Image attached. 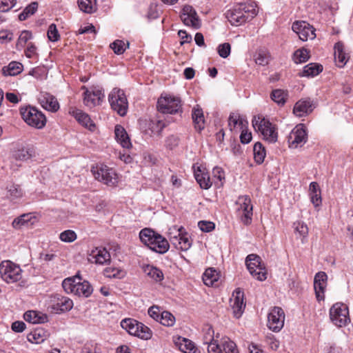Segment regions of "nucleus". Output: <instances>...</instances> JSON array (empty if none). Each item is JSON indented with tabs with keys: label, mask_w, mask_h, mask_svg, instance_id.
Returning a JSON list of instances; mask_svg holds the SVG:
<instances>
[{
	"label": "nucleus",
	"mask_w": 353,
	"mask_h": 353,
	"mask_svg": "<svg viewBox=\"0 0 353 353\" xmlns=\"http://www.w3.org/2000/svg\"><path fill=\"white\" fill-rule=\"evenodd\" d=\"M139 238L142 243L157 253L164 254L169 250L168 240L150 228L141 230Z\"/></svg>",
	"instance_id": "obj_1"
},
{
	"label": "nucleus",
	"mask_w": 353,
	"mask_h": 353,
	"mask_svg": "<svg viewBox=\"0 0 353 353\" xmlns=\"http://www.w3.org/2000/svg\"><path fill=\"white\" fill-rule=\"evenodd\" d=\"M256 15V11L252 6L239 3L225 12V17L232 26H239Z\"/></svg>",
	"instance_id": "obj_2"
},
{
	"label": "nucleus",
	"mask_w": 353,
	"mask_h": 353,
	"mask_svg": "<svg viewBox=\"0 0 353 353\" xmlns=\"http://www.w3.org/2000/svg\"><path fill=\"white\" fill-rule=\"evenodd\" d=\"M252 125L255 130L261 133L265 141L271 143L277 141L278 134L275 126L269 120L261 116H254Z\"/></svg>",
	"instance_id": "obj_3"
},
{
	"label": "nucleus",
	"mask_w": 353,
	"mask_h": 353,
	"mask_svg": "<svg viewBox=\"0 0 353 353\" xmlns=\"http://www.w3.org/2000/svg\"><path fill=\"white\" fill-rule=\"evenodd\" d=\"M20 114L24 121L30 126L42 129L46 124V116L34 107L21 108Z\"/></svg>",
	"instance_id": "obj_4"
},
{
	"label": "nucleus",
	"mask_w": 353,
	"mask_h": 353,
	"mask_svg": "<svg viewBox=\"0 0 353 353\" xmlns=\"http://www.w3.org/2000/svg\"><path fill=\"white\" fill-rule=\"evenodd\" d=\"M121 326L130 334L140 339L148 340L152 337V331L150 329L135 319H125L121 321Z\"/></svg>",
	"instance_id": "obj_5"
},
{
	"label": "nucleus",
	"mask_w": 353,
	"mask_h": 353,
	"mask_svg": "<svg viewBox=\"0 0 353 353\" xmlns=\"http://www.w3.org/2000/svg\"><path fill=\"white\" fill-rule=\"evenodd\" d=\"M108 101L112 109L120 116L123 117L127 114L128 102L123 90L113 88L108 95Z\"/></svg>",
	"instance_id": "obj_6"
},
{
	"label": "nucleus",
	"mask_w": 353,
	"mask_h": 353,
	"mask_svg": "<svg viewBox=\"0 0 353 353\" xmlns=\"http://www.w3.org/2000/svg\"><path fill=\"white\" fill-rule=\"evenodd\" d=\"M91 171L97 180L108 186H115L118 183L116 172L105 165H97L92 167Z\"/></svg>",
	"instance_id": "obj_7"
},
{
	"label": "nucleus",
	"mask_w": 353,
	"mask_h": 353,
	"mask_svg": "<svg viewBox=\"0 0 353 353\" xmlns=\"http://www.w3.org/2000/svg\"><path fill=\"white\" fill-rule=\"evenodd\" d=\"M330 318L337 327L345 326L350 321L347 306L341 303L334 304L330 310Z\"/></svg>",
	"instance_id": "obj_8"
},
{
	"label": "nucleus",
	"mask_w": 353,
	"mask_h": 353,
	"mask_svg": "<svg viewBox=\"0 0 353 353\" xmlns=\"http://www.w3.org/2000/svg\"><path fill=\"white\" fill-rule=\"evenodd\" d=\"M246 265L250 273L259 281L266 279V270L263 263L259 256L254 254L246 257Z\"/></svg>",
	"instance_id": "obj_9"
},
{
	"label": "nucleus",
	"mask_w": 353,
	"mask_h": 353,
	"mask_svg": "<svg viewBox=\"0 0 353 353\" xmlns=\"http://www.w3.org/2000/svg\"><path fill=\"white\" fill-rule=\"evenodd\" d=\"M0 274L3 280L7 283H14L21 279V269L10 261L0 263Z\"/></svg>",
	"instance_id": "obj_10"
},
{
	"label": "nucleus",
	"mask_w": 353,
	"mask_h": 353,
	"mask_svg": "<svg viewBox=\"0 0 353 353\" xmlns=\"http://www.w3.org/2000/svg\"><path fill=\"white\" fill-rule=\"evenodd\" d=\"M181 107V99L171 95L161 96L157 101V109L163 114H175Z\"/></svg>",
	"instance_id": "obj_11"
},
{
	"label": "nucleus",
	"mask_w": 353,
	"mask_h": 353,
	"mask_svg": "<svg viewBox=\"0 0 353 353\" xmlns=\"http://www.w3.org/2000/svg\"><path fill=\"white\" fill-rule=\"evenodd\" d=\"M208 353H239L236 344L228 337H223L219 343H212L208 346Z\"/></svg>",
	"instance_id": "obj_12"
},
{
	"label": "nucleus",
	"mask_w": 353,
	"mask_h": 353,
	"mask_svg": "<svg viewBox=\"0 0 353 353\" xmlns=\"http://www.w3.org/2000/svg\"><path fill=\"white\" fill-rule=\"evenodd\" d=\"M285 314L282 308L273 307L268 316V327L273 332L280 331L284 325Z\"/></svg>",
	"instance_id": "obj_13"
},
{
	"label": "nucleus",
	"mask_w": 353,
	"mask_h": 353,
	"mask_svg": "<svg viewBox=\"0 0 353 353\" xmlns=\"http://www.w3.org/2000/svg\"><path fill=\"white\" fill-rule=\"evenodd\" d=\"M292 29L303 41L308 39L312 40L316 37L315 29L306 21H294L292 23Z\"/></svg>",
	"instance_id": "obj_14"
},
{
	"label": "nucleus",
	"mask_w": 353,
	"mask_h": 353,
	"mask_svg": "<svg viewBox=\"0 0 353 353\" xmlns=\"http://www.w3.org/2000/svg\"><path fill=\"white\" fill-rule=\"evenodd\" d=\"M181 19L185 26H190L194 29H199L201 27V21L196 12L189 5L183 6Z\"/></svg>",
	"instance_id": "obj_15"
},
{
	"label": "nucleus",
	"mask_w": 353,
	"mask_h": 353,
	"mask_svg": "<svg viewBox=\"0 0 353 353\" xmlns=\"http://www.w3.org/2000/svg\"><path fill=\"white\" fill-rule=\"evenodd\" d=\"M307 141V134L303 124L297 125L290 132L288 142L291 147L294 148L301 146Z\"/></svg>",
	"instance_id": "obj_16"
},
{
	"label": "nucleus",
	"mask_w": 353,
	"mask_h": 353,
	"mask_svg": "<svg viewBox=\"0 0 353 353\" xmlns=\"http://www.w3.org/2000/svg\"><path fill=\"white\" fill-rule=\"evenodd\" d=\"M230 305L233 310L234 316L239 319L241 316L245 303H244V293L239 288L235 290L230 299Z\"/></svg>",
	"instance_id": "obj_17"
},
{
	"label": "nucleus",
	"mask_w": 353,
	"mask_h": 353,
	"mask_svg": "<svg viewBox=\"0 0 353 353\" xmlns=\"http://www.w3.org/2000/svg\"><path fill=\"white\" fill-rule=\"evenodd\" d=\"M236 203L240 205L239 210L243 211L242 222L245 225L250 224L252 216V205L251 204L250 198L247 195L241 196L239 197Z\"/></svg>",
	"instance_id": "obj_18"
},
{
	"label": "nucleus",
	"mask_w": 353,
	"mask_h": 353,
	"mask_svg": "<svg viewBox=\"0 0 353 353\" xmlns=\"http://www.w3.org/2000/svg\"><path fill=\"white\" fill-rule=\"evenodd\" d=\"M51 310L54 313H61L70 310L73 307V302L68 297L57 294L52 300Z\"/></svg>",
	"instance_id": "obj_19"
},
{
	"label": "nucleus",
	"mask_w": 353,
	"mask_h": 353,
	"mask_svg": "<svg viewBox=\"0 0 353 353\" xmlns=\"http://www.w3.org/2000/svg\"><path fill=\"white\" fill-rule=\"evenodd\" d=\"M174 229L176 230V232L178 233V235L172 236V232H170V241L171 243L178 250L183 251L188 250L191 246V243L187 236L183 235L182 230L183 228H174Z\"/></svg>",
	"instance_id": "obj_20"
},
{
	"label": "nucleus",
	"mask_w": 353,
	"mask_h": 353,
	"mask_svg": "<svg viewBox=\"0 0 353 353\" xmlns=\"http://www.w3.org/2000/svg\"><path fill=\"white\" fill-rule=\"evenodd\" d=\"M83 94V103L85 105L90 108L99 105L104 97V93L99 89H95L92 91L85 89Z\"/></svg>",
	"instance_id": "obj_21"
},
{
	"label": "nucleus",
	"mask_w": 353,
	"mask_h": 353,
	"mask_svg": "<svg viewBox=\"0 0 353 353\" xmlns=\"http://www.w3.org/2000/svg\"><path fill=\"white\" fill-rule=\"evenodd\" d=\"M39 100L41 106L48 111L55 112L59 109L57 98L48 92H41Z\"/></svg>",
	"instance_id": "obj_22"
},
{
	"label": "nucleus",
	"mask_w": 353,
	"mask_h": 353,
	"mask_svg": "<svg viewBox=\"0 0 353 353\" xmlns=\"http://www.w3.org/2000/svg\"><path fill=\"white\" fill-rule=\"evenodd\" d=\"M327 275L323 272L316 274L314 279V288L318 301L324 299V290L326 286Z\"/></svg>",
	"instance_id": "obj_23"
},
{
	"label": "nucleus",
	"mask_w": 353,
	"mask_h": 353,
	"mask_svg": "<svg viewBox=\"0 0 353 353\" xmlns=\"http://www.w3.org/2000/svg\"><path fill=\"white\" fill-rule=\"evenodd\" d=\"M88 261L103 265L110 261V254L105 248H95L89 254Z\"/></svg>",
	"instance_id": "obj_24"
},
{
	"label": "nucleus",
	"mask_w": 353,
	"mask_h": 353,
	"mask_svg": "<svg viewBox=\"0 0 353 353\" xmlns=\"http://www.w3.org/2000/svg\"><path fill=\"white\" fill-rule=\"evenodd\" d=\"M313 108L312 101L310 99H301L295 103L293 112L296 116L301 117L312 112Z\"/></svg>",
	"instance_id": "obj_25"
},
{
	"label": "nucleus",
	"mask_w": 353,
	"mask_h": 353,
	"mask_svg": "<svg viewBox=\"0 0 353 353\" xmlns=\"http://www.w3.org/2000/svg\"><path fill=\"white\" fill-rule=\"evenodd\" d=\"M70 114H71L79 123H81L83 126L88 128L90 130H93L95 128V125L91 120L90 116L81 110H70Z\"/></svg>",
	"instance_id": "obj_26"
},
{
	"label": "nucleus",
	"mask_w": 353,
	"mask_h": 353,
	"mask_svg": "<svg viewBox=\"0 0 353 353\" xmlns=\"http://www.w3.org/2000/svg\"><path fill=\"white\" fill-rule=\"evenodd\" d=\"M349 59V56L344 51V46L341 42L334 45V60L339 68H343Z\"/></svg>",
	"instance_id": "obj_27"
},
{
	"label": "nucleus",
	"mask_w": 353,
	"mask_h": 353,
	"mask_svg": "<svg viewBox=\"0 0 353 353\" xmlns=\"http://www.w3.org/2000/svg\"><path fill=\"white\" fill-rule=\"evenodd\" d=\"M192 118L194 123L195 129L199 132L203 130L205 128V119L203 110L199 105L193 108Z\"/></svg>",
	"instance_id": "obj_28"
},
{
	"label": "nucleus",
	"mask_w": 353,
	"mask_h": 353,
	"mask_svg": "<svg viewBox=\"0 0 353 353\" xmlns=\"http://www.w3.org/2000/svg\"><path fill=\"white\" fill-rule=\"evenodd\" d=\"M115 138L121 145L124 148H130L132 146L128 134L124 128L120 125H117L114 128Z\"/></svg>",
	"instance_id": "obj_29"
},
{
	"label": "nucleus",
	"mask_w": 353,
	"mask_h": 353,
	"mask_svg": "<svg viewBox=\"0 0 353 353\" xmlns=\"http://www.w3.org/2000/svg\"><path fill=\"white\" fill-rule=\"evenodd\" d=\"M194 176L201 188L208 190L212 186V182L208 173L202 171L199 167L196 170H194Z\"/></svg>",
	"instance_id": "obj_30"
},
{
	"label": "nucleus",
	"mask_w": 353,
	"mask_h": 353,
	"mask_svg": "<svg viewBox=\"0 0 353 353\" xmlns=\"http://www.w3.org/2000/svg\"><path fill=\"white\" fill-rule=\"evenodd\" d=\"M175 344L184 353L198 352V349L195 347L194 344L188 339L179 337L175 341Z\"/></svg>",
	"instance_id": "obj_31"
},
{
	"label": "nucleus",
	"mask_w": 353,
	"mask_h": 353,
	"mask_svg": "<svg viewBox=\"0 0 353 353\" xmlns=\"http://www.w3.org/2000/svg\"><path fill=\"white\" fill-rule=\"evenodd\" d=\"M323 70V66L321 64L311 63L303 68L301 77H313L318 75Z\"/></svg>",
	"instance_id": "obj_32"
},
{
	"label": "nucleus",
	"mask_w": 353,
	"mask_h": 353,
	"mask_svg": "<svg viewBox=\"0 0 353 353\" xmlns=\"http://www.w3.org/2000/svg\"><path fill=\"white\" fill-rule=\"evenodd\" d=\"M93 289L90 283L87 281L77 282L74 294L79 296L88 297L92 293Z\"/></svg>",
	"instance_id": "obj_33"
},
{
	"label": "nucleus",
	"mask_w": 353,
	"mask_h": 353,
	"mask_svg": "<svg viewBox=\"0 0 353 353\" xmlns=\"http://www.w3.org/2000/svg\"><path fill=\"white\" fill-rule=\"evenodd\" d=\"M48 332L42 328H37L28 335V339L31 343H41L48 336Z\"/></svg>",
	"instance_id": "obj_34"
},
{
	"label": "nucleus",
	"mask_w": 353,
	"mask_h": 353,
	"mask_svg": "<svg viewBox=\"0 0 353 353\" xmlns=\"http://www.w3.org/2000/svg\"><path fill=\"white\" fill-rule=\"evenodd\" d=\"M144 272L156 282H160L163 280L164 275L163 272L152 265H148L143 268Z\"/></svg>",
	"instance_id": "obj_35"
},
{
	"label": "nucleus",
	"mask_w": 353,
	"mask_h": 353,
	"mask_svg": "<svg viewBox=\"0 0 353 353\" xmlns=\"http://www.w3.org/2000/svg\"><path fill=\"white\" fill-rule=\"evenodd\" d=\"M219 278V274L216 272V270L212 268H208L203 275V283L208 286L214 285V283L218 281Z\"/></svg>",
	"instance_id": "obj_36"
},
{
	"label": "nucleus",
	"mask_w": 353,
	"mask_h": 353,
	"mask_svg": "<svg viewBox=\"0 0 353 353\" xmlns=\"http://www.w3.org/2000/svg\"><path fill=\"white\" fill-rule=\"evenodd\" d=\"M22 71V65L16 61L10 62L8 65L2 68V73L4 76H15Z\"/></svg>",
	"instance_id": "obj_37"
},
{
	"label": "nucleus",
	"mask_w": 353,
	"mask_h": 353,
	"mask_svg": "<svg viewBox=\"0 0 353 353\" xmlns=\"http://www.w3.org/2000/svg\"><path fill=\"white\" fill-rule=\"evenodd\" d=\"M33 155V150L31 148H21L12 152V157L18 161H26Z\"/></svg>",
	"instance_id": "obj_38"
},
{
	"label": "nucleus",
	"mask_w": 353,
	"mask_h": 353,
	"mask_svg": "<svg viewBox=\"0 0 353 353\" xmlns=\"http://www.w3.org/2000/svg\"><path fill=\"white\" fill-rule=\"evenodd\" d=\"M253 152L255 161L259 164L262 163L265 157L264 146L260 142H257L254 145Z\"/></svg>",
	"instance_id": "obj_39"
},
{
	"label": "nucleus",
	"mask_w": 353,
	"mask_h": 353,
	"mask_svg": "<svg viewBox=\"0 0 353 353\" xmlns=\"http://www.w3.org/2000/svg\"><path fill=\"white\" fill-rule=\"evenodd\" d=\"M103 274L108 278L122 279L125 276V272L119 268L108 267L104 270Z\"/></svg>",
	"instance_id": "obj_40"
},
{
	"label": "nucleus",
	"mask_w": 353,
	"mask_h": 353,
	"mask_svg": "<svg viewBox=\"0 0 353 353\" xmlns=\"http://www.w3.org/2000/svg\"><path fill=\"white\" fill-rule=\"evenodd\" d=\"M80 10L85 13H92L96 10V0H78Z\"/></svg>",
	"instance_id": "obj_41"
},
{
	"label": "nucleus",
	"mask_w": 353,
	"mask_h": 353,
	"mask_svg": "<svg viewBox=\"0 0 353 353\" xmlns=\"http://www.w3.org/2000/svg\"><path fill=\"white\" fill-rule=\"evenodd\" d=\"M24 319L31 323H44L47 319L46 316H39L35 311H28L23 315Z\"/></svg>",
	"instance_id": "obj_42"
},
{
	"label": "nucleus",
	"mask_w": 353,
	"mask_h": 353,
	"mask_svg": "<svg viewBox=\"0 0 353 353\" xmlns=\"http://www.w3.org/2000/svg\"><path fill=\"white\" fill-rule=\"evenodd\" d=\"M288 94L283 90H274L271 93V99L279 105H283L287 99Z\"/></svg>",
	"instance_id": "obj_43"
},
{
	"label": "nucleus",
	"mask_w": 353,
	"mask_h": 353,
	"mask_svg": "<svg viewBox=\"0 0 353 353\" xmlns=\"http://www.w3.org/2000/svg\"><path fill=\"white\" fill-rule=\"evenodd\" d=\"M294 232L299 234L301 238L302 243H304V239L308 234V228L306 224L302 221H296L293 224Z\"/></svg>",
	"instance_id": "obj_44"
},
{
	"label": "nucleus",
	"mask_w": 353,
	"mask_h": 353,
	"mask_svg": "<svg viewBox=\"0 0 353 353\" xmlns=\"http://www.w3.org/2000/svg\"><path fill=\"white\" fill-rule=\"evenodd\" d=\"M309 51L305 48H301L294 53L293 59L296 63H304L310 58Z\"/></svg>",
	"instance_id": "obj_45"
},
{
	"label": "nucleus",
	"mask_w": 353,
	"mask_h": 353,
	"mask_svg": "<svg viewBox=\"0 0 353 353\" xmlns=\"http://www.w3.org/2000/svg\"><path fill=\"white\" fill-rule=\"evenodd\" d=\"M31 218L30 214H23L14 219L12 223V226L15 229H20L22 226L28 225Z\"/></svg>",
	"instance_id": "obj_46"
},
{
	"label": "nucleus",
	"mask_w": 353,
	"mask_h": 353,
	"mask_svg": "<svg viewBox=\"0 0 353 353\" xmlns=\"http://www.w3.org/2000/svg\"><path fill=\"white\" fill-rule=\"evenodd\" d=\"M159 322L165 326H172L175 323V317L170 312L163 311Z\"/></svg>",
	"instance_id": "obj_47"
},
{
	"label": "nucleus",
	"mask_w": 353,
	"mask_h": 353,
	"mask_svg": "<svg viewBox=\"0 0 353 353\" xmlns=\"http://www.w3.org/2000/svg\"><path fill=\"white\" fill-rule=\"evenodd\" d=\"M7 189L8 196L12 200L19 199L23 195L22 190L18 185L12 184L8 186Z\"/></svg>",
	"instance_id": "obj_48"
},
{
	"label": "nucleus",
	"mask_w": 353,
	"mask_h": 353,
	"mask_svg": "<svg viewBox=\"0 0 353 353\" xmlns=\"http://www.w3.org/2000/svg\"><path fill=\"white\" fill-rule=\"evenodd\" d=\"M75 278H67L63 281L62 287L67 293H74L77 283Z\"/></svg>",
	"instance_id": "obj_49"
},
{
	"label": "nucleus",
	"mask_w": 353,
	"mask_h": 353,
	"mask_svg": "<svg viewBox=\"0 0 353 353\" xmlns=\"http://www.w3.org/2000/svg\"><path fill=\"white\" fill-rule=\"evenodd\" d=\"M165 128V124L162 121H150L149 123V129L152 134L160 135L162 130Z\"/></svg>",
	"instance_id": "obj_50"
},
{
	"label": "nucleus",
	"mask_w": 353,
	"mask_h": 353,
	"mask_svg": "<svg viewBox=\"0 0 353 353\" xmlns=\"http://www.w3.org/2000/svg\"><path fill=\"white\" fill-rule=\"evenodd\" d=\"M59 238L62 241L71 243L76 240L77 234L73 230H68L61 232Z\"/></svg>",
	"instance_id": "obj_51"
},
{
	"label": "nucleus",
	"mask_w": 353,
	"mask_h": 353,
	"mask_svg": "<svg viewBox=\"0 0 353 353\" xmlns=\"http://www.w3.org/2000/svg\"><path fill=\"white\" fill-rule=\"evenodd\" d=\"M110 48L117 54H121L125 51V43L121 40H116L110 44Z\"/></svg>",
	"instance_id": "obj_52"
},
{
	"label": "nucleus",
	"mask_w": 353,
	"mask_h": 353,
	"mask_svg": "<svg viewBox=\"0 0 353 353\" xmlns=\"http://www.w3.org/2000/svg\"><path fill=\"white\" fill-rule=\"evenodd\" d=\"M48 37L51 41H57L59 39L60 35L55 24L50 25L48 30Z\"/></svg>",
	"instance_id": "obj_53"
},
{
	"label": "nucleus",
	"mask_w": 353,
	"mask_h": 353,
	"mask_svg": "<svg viewBox=\"0 0 353 353\" xmlns=\"http://www.w3.org/2000/svg\"><path fill=\"white\" fill-rule=\"evenodd\" d=\"M230 50L231 46L229 43L220 44L217 48V52L222 58H227L230 54Z\"/></svg>",
	"instance_id": "obj_54"
},
{
	"label": "nucleus",
	"mask_w": 353,
	"mask_h": 353,
	"mask_svg": "<svg viewBox=\"0 0 353 353\" xmlns=\"http://www.w3.org/2000/svg\"><path fill=\"white\" fill-rule=\"evenodd\" d=\"M32 38V33L28 30L23 31L17 43V46H20L21 48L24 47L26 43Z\"/></svg>",
	"instance_id": "obj_55"
},
{
	"label": "nucleus",
	"mask_w": 353,
	"mask_h": 353,
	"mask_svg": "<svg viewBox=\"0 0 353 353\" xmlns=\"http://www.w3.org/2000/svg\"><path fill=\"white\" fill-rule=\"evenodd\" d=\"M270 57L264 52H259L255 56V62L258 65H265L268 64Z\"/></svg>",
	"instance_id": "obj_56"
},
{
	"label": "nucleus",
	"mask_w": 353,
	"mask_h": 353,
	"mask_svg": "<svg viewBox=\"0 0 353 353\" xmlns=\"http://www.w3.org/2000/svg\"><path fill=\"white\" fill-rule=\"evenodd\" d=\"M160 307L157 305H152L148 309V314L150 317L157 321H159L162 314Z\"/></svg>",
	"instance_id": "obj_57"
},
{
	"label": "nucleus",
	"mask_w": 353,
	"mask_h": 353,
	"mask_svg": "<svg viewBox=\"0 0 353 353\" xmlns=\"http://www.w3.org/2000/svg\"><path fill=\"white\" fill-rule=\"evenodd\" d=\"M17 0H0V12H8L14 7Z\"/></svg>",
	"instance_id": "obj_58"
},
{
	"label": "nucleus",
	"mask_w": 353,
	"mask_h": 353,
	"mask_svg": "<svg viewBox=\"0 0 353 353\" xmlns=\"http://www.w3.org/2000/svg\"><path fill=\"white\" fill-rule=\"evenodd\" d=\"M198 226L203 232H209L214 229V223L208 221H200Z\"/></svg>",
	"instance_id": "obj_59"
},
{
	"label": "nucleus",
	"mask_w": 353,
	"mask_h": 353,
	"mask_svg": "<svg viewBox=\"0 0 353 353\" xmlns=\"http://www.w3.org/2000/svg\"><path fill=\"white\" fill-rule=\"evenodd\" d=\"M203 343L208 346L212 343H216L217 341L214 339V330L212 327H208L206 333L203 336Z\"/></svg>",
	"instance_id": "obj_60"
},
{
	"label": "nucleus",
	"mask_w": 353,
	"mask_h": 353,
	"mask_svg": "<svg viewBox=\"0 0 353 353\" xmlns=\"http://www.w3.org/2000/svg\"><path fill=\"white\" fill-rule=\"evenodd\" d=\"M241 142L243 144L248 143L252 140V134L248 132L247 130H243L240 135Z\"/></svg>",
	"instance_id": "obj_61"
},
{
	"label": "nucleus",
	"mask_w": 353,
	"mask_h": 353,
	"mask_svg": "<svg viewBox=\"0 0 353 353\" xmlns=\"http://www.w3.org/2000/svg\"><path fill=\"white\" fill-rule=\"evenodd\" d=\"M26 329V324L23 321H15L12 324V330L16 332H22Z\"/></svg>",
	"instance_id": "obj_62"
},
{
	"label": "nucleus",
	"mask_w": 353,
	"mask_h": 353,
	"mask_svg": "<svg viewBox=\"0 0 353 353\" xmlns=\"http://www.w3.org/2000/svg\"><path fill=\"white\" fill-rule=\"evenodd\" d=\"M240 116L238 114H232L230 115L229 119H228V124L230 127V130H232L233 128H234L239 122Z\"/></svg>",
	"instance_id": "obj_63"
},
{
	"label": "nucleus",
	"mask_w": 353,
	"mask_h": 353,
	"mask_svg": "<svg viewBox=\"0 0 353 353\" xmlns=\"http://www.w3.org/2000/svg\"><path fill=\"white\" fill-rule=\"evenodd\" d=\"M178 34L182 40L181 42V45H183L185 43H189L192 41L191 35L188 34L186 31L185 30H179Z\"/></svg>",
	"instance_id": "obj_64"
}]
</instances>
